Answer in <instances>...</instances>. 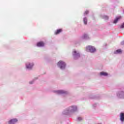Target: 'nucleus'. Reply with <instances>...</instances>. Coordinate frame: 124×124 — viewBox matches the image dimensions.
I'll return each instance as SVG.
<instances>
[{
	"label": "nucleus",
	"instance_id": "nucleus-1",
	"mask_svg": "<svg viewBox=\"0 0 124 124\" xmlns=\"http://www.w3.org/2000/svg\"><path fill=\"white\" fill-rule=\"evenodd\" d=\"M57 65H58V66H59L61 69H64V68H65V63L63 61H59L58 62Z\"/></svg>",
	"mask_w": 124,
	"mask_h": 124
},
{
	"label": "nucleus",
	"instance_id": "nucleus-2",
	"mask_svg": "<svg viewBox=\"0 0 124 124\" xmlns=\"http://www.w3.org/2000/svg\"><path fill=\"white\" fill-rule=\"evenodd\" d=\"M87 51H89L91 53H93V52H95V48L92 46H88L86 47Z\"/></svg>",
	"mask_w": 124,
	"mask_h": 124
},
{
	"label": "nucleus",
	"instance_id": "nucleus-3",
	"mask_svg": "<svg viewBox=\"0 0 124 124\" xmlns=\"http://www.w3.org/2000/svg\"><path fill=\"white\" fill-rule=\"evenodd\" d=\"M70 112H75V111H77V106H72L70 107L68 110Z\"/></svg>",
	"mask_w": 124,
	"mask_h": 124
},
{
	"label": "nucleus",
	"instance_id": "nucleus-4",
	"mask_svg": "<svg viewBox=\"0 0 124 124\" xmlns=\"http://www.w3.org/2000/svg\"><path fill=\"white\" fill-rule=\"evenodd\" d=\"M17 122H18V120L16 119H12L9 121V124H14L17 123Z\"/></svg>",
	"mask_w": 124,
	"mask_h": 124
},
{
	"label": "nucleus",
	"instance_id": "nucleus-5",
	"mask_svg": "<svg viewBox=\"0 0 124 124\" xmlns=\"http://www.w3.org/2000/svg\"><path fill=\"white\" fill-rule=\"evenodd\" d=\"M44 45H45V44L43 42H39L37 43V46L38 47H43Z\"/></svg>",
	"mask_w": 124,
	"mask_h": 124
},
{
	"label": "nucleus",
	"instance_id": "nucleus-6",
	"mask_svg": "<svg viewBox=\"0 0 124 124\" xmlns=\"http://www.w3.org/2000/svg\"><path fill=\"white\" fill-rule=\"evenodd\" d=\"M32 66H33V63H29L28 64H27L26 65L27 68H28L29 69H31Z\"/></svg>",
	"mask_w": 124,
	"mask_h": 124
},
{
	"label": "nucleus",
	"instance_id": "nucleus-7",
	"mask_svg": "<svg viewBox=\"0 0 124 124\" xmlns=\"http://www.w3.org/2000/svg\"><path fill=\"white\" fill-rule=\"evenodd\" d=\"M57 93H58L59 94H61L62 93H67V92L64 91L63 90H59L57 91Z\"/></svg>",
	"mask_w": 124,
	"mask_h": 124
},
{
	"label": "nucleus",
	"instance_id": "nucleus-8",
	"mask_svg": "<svg viewBox=\"0 0 124 124\" xmlns=\"http://www.w3.org/2000/svg\"><path fill=\"white\" fill-rule=\"evenodd\" d=\"M120 120L121 122H124V113H121L120 114Z\"/></svg>",
	"mask_w": 124,
	"mask_h": 124
},
{
	"label": "nucleus",
	"instance_id": "nucleus-9",
	"mask_svg": "<svg viewBox=\"0 0 124 124\" xmlns=\"http://www.w3.org/2000/svg\"><path fill=\"white\" fill-rule=\"evenodd\" d=\"M121 18H122V17H121V16H118V17H116L113 22L114 24H116V23H117L118 21H119V20H120V19H121Z\"/></svg>",
	"mask_w": 124,
	"mask_h": 124
},
{
	"label": "nucleus",
	"instance_id": "nucleus-10",
	"mask_svg": "<svg viewBox=\"0 0 124 124\" xmlns=\"http://www.w3.org/2000/svg\"><path fill=\"white\" fill-rule=\"evenodd\" d=\"M62 31V30L58 29L55 32V34H59V33H61Z\"/></svg>",
	"mask_w": 124,
	"mask_h": 124
},
{
	"label": "nucleus",
	"instance_id": "nucleus-11",
	"mask_svg": "<svg viewBox=\"0 0 124 124\" xmlns=\"http://www.w3.org/2000/svg\"><path fill=\"white\" fill-rule=\"evenodd\" d=\"M100 75H101V76H107L108 75V73L104 72H101L100 73Z\"/></svg>",
	"mask_w": 124,
	"mask_h": 124
},
{
	"label": "nucleus",
	"instance_id": "nucleus-12",
	"mask_svg": "<svg viewBox=\"0 0 124 124\" xmlns=\"http://www.w3.org/2000/svg\"><path fill=\"white\" fill-rule=\"evenodd\" d=\"M73 54L74 56H78V57H80V54H79V53H77L76 50H74Z\"/></svg>",
	"mask_w": 124,
	"mask_h": 124
},
{
	"label": "nucleus",
	"instance_id": "nucleus-13",
	"mask_svg": "<svg viewBox=\"0 0 124 124\" xmlns=\"http://www.w3.org/2000/svg\"><path fill=\"white\" fill-rule=\"evenodd\" d=\"M120 53H122V50L118 49L115 51V54H119Z\"/></svg>",
	"mask_w": 124,
	"mask_h": 124
},
{
	"label": "nucleus",
	"instance_id": "nucleus-14",
	"mask_svg": "<svg viewBox=\"0 0 124 124\" xmlns=\"http://www.w3.org/2000/svg\"><path fill=\"white\" fill-rule=\"evenodd\" d=\"M83 22L85 24V25H87V18H83Z\"/></svg>",
	"mask_w": 124,
	"mask_h": 124
},
{
	"label": "nucleus",
	"instance_id": "nucleus-15",
	"mask_svg": "<svg viewBox=\"0 0 124 124\" xmlns=\"http://www.w3.org/2000/svg\"><path fill=\"white\" fill-rule=\"evenodd\" d=\"M104 18L106 19V20H108V19L109 18V17H108V16H104Z\"/></svg>",
	"mask_w": 124,
	"mask_h": 124
},
{
	"label": "nucleus",
	"instance_id": "nucleus-16",
	"mask_svg": "<svg viewBox=\"0 0 124 124\" xmlns=\"http://www.w3.org/2000/svg\"><path fill=\"white\" fill-rule=\"evenodd\" d=\"M120 28L121 29H124V22L123 23V24L121 26Z\"/></svg>",
	"mask_w": 124,
	"mask_h": 124
},
{
	"label": "nucleus",
	"instance_id": "nucleus-17",
	"mask_svg": "<svg viewBox=\"0 0 124 124\" xmlns=\"http://www.w3.org/2000/svg\"><path fill=\"white\" fill-rule=\"evenodd\" d=\"M85 15H87V14H89V11H86L85 12Z\"/></svg>",
	"mask_w": 124,
	"mask_h": 124
},
{
	"label": "nucleus",
	"instance_id": "nucleus-18",
	"mask_svg": "<svg viewBox=\"0 0 124 124\" xmlns=\"http://www.w3.org/2000/svg\"><path fill=\"white\" fill-rule=\"evenodd\" d=\"M78 121H82V117H78Z\"/></svg>",
	"mask_w": 124,
	"mask_h": 124
},
{
	"label": "nucleus",
	"instance_id": "nucleus-19",
	"mask_svg": "<svg viewBox=\"0 0 124 124\" xmlns=\"http://www.w3.org/2000/svg\"><path fill=\"white\" fill-rule=\"evenodd\" d=\"M87 36H88V35L87 34H84V38H86L87 37Z\"/></svg>",
	"mask_w": 124,
	"mask_h": 124
},
{
	"label": "nucleus",
	"instance_id": "nucleus-20",
	"mask_svg": "<svg viewBox=\"0 0 124 124\" xmlns=\"http://www.w3.org/2000/svg\"><path fill=\"white\" fill-rule=\"evenodd\" d=\"M121 45H124V41L121 43Z\"/></svg>",
	"mask_w": 124,
	"mask_h": 124
},
{
	"label": "nucleus",
	"instance_id": "nucleus-21",
	"mask_svg": "<svg viewBox=\"0 0 124 124\" xmlns=\"http://www.w3.org/2000/svg\"><path fill=\"white\" fill-rule=\"evenodd\" d=\"M120 94H124V93L123 92H122Z\"/></svg>",
	"mask_w": 124,
	"mask_h": 124
},
{
	"label": "nucleus",
	"instance_id": "nucleus-22",
	"mask_svg": "<svg viewBox=\"0 0 124 124\" xmlns=\"http://www.w3.org/2000/svg\"><path fill=\"white\" fill-rule=\"evenodd\" d=\"M30 84H32V82H30Z\"/></svg>",
	"mask_w": 124,
	"mask_h": 124
}]
</instances>
